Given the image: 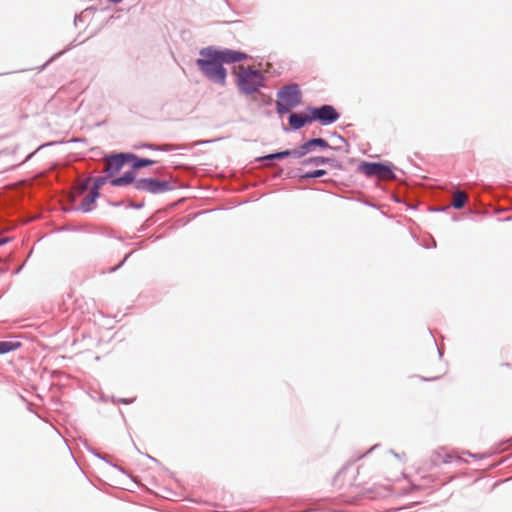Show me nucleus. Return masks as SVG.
<instances>
[{"label": "nucleus", "instance_id": "1", "mask_svg": "<svg viewBox=\"0 0 512 512\" xmlns=\"http://www.w3.org/2000/svg\"><path fill=\"white\" fill-rule=\"evenodd\" d=\"M200 55L201 58L196 60L199 69L208 79L222 85L226 80V70L222 64L235 63L247 58V55L241 52L213 48L202 49Z\"/></svg>", "mask_w": 512, "mask_h": 512}, {"label": "nucleus", "instance_id": "2", "mask_svg": "<svg viewBox=\"0 0 512 512\" xmlns=\"http://www.w3.org/2000/svg\"><path fill=\"white\" fill-rule=\"evenodd\" d=\"M237 84L246 94L256 92L263 85V75L259 70L239 65L235 68Z\"/></svg>", "mask_w": 512, "mask_h": 512}, {"label": "nucleus", "instance_id": "3", "mask_svg": "<svg viewBox=\"0 0 512 512\" xmlns=\"http://www.w3.org/2000/svg\"><path fill=\"white\" fill-rule=\"evenodd\" d=\"M302 93L297 84H289L277 93V111L280 114L288 113L301 103Z\"/></svg>", "mask_w": 512, "mask_h": 512}, {"label": "nucleus", "instance_id": "4", "mask_svg": "<svg viewBox=\"0 0 512 512\" xmlns=\"http://www.w3.org/2000/svg\"><path fill=\"white\" fill-rule=\"evenodd\" d=\"M359 171L368 177L375 176L379 180H391L395 178L392 169L381 163L362 162Z\"/></svg>", "mask_w": 512, "mask_h": 512}, {"label": "nucleus", "instance_id": "5", "mask_svg": "<svg viewBox=\"0 0 512 512\" xmlns=\"http://www.w3.org/2000/svg\"><path fill=\"white\" fill-rule=\"evenodd\" d=\"M308 112L311 113L313 121H319L323 125L334 123L340 117L337 110L331 105H323L318 108H308Z\"/></svg>", "mask_w": 512, "mask_h": 512}, {"label": "nucleus", "instance_id": "6", "mask_svg": "<svg viewBox=\"0 0 512 512\" xmlns=\"http://www.w3.org/2000/svg\"><path fill=\"white\" fill-rule=\"evenodd\" d=\"M135 188L150 193H160L169 189L168 182H160L152 178H143L135 182Z\"/></svg>", "mask_w": 512, "mask_h": 512}, {"label": "nucleus", "instance_id": "7", "mask_svg": "<svg viewBox=\"0 0 512 512\" xmlns=\"http://www.w3.org/2000/svg\"><path fill=\"white\" fill-rule=\"evenodd\" d=\"M127 156L128 153H122L106 158L104 163V171L110 174L118 172L124 166L125 163L129 162Z\"/></svg>", "mask_w": 512, "mask_h": 512}, {"label": "nucleus", "instance_id": "8", "mask_svg": "<svg viewBox=\"0 0 512 512\" xmlns=\"http://www.w3.org/2000/svg\"><path fill=\"white\" fill-rule=\"evenodd\" d=\"M327 148L329 144L326 140L322 138H314L307 142H305L302 146L299 147V151L297 153V158H301L306 155L308 152L312 151L314 147Z\"/></svg>", "mask_w": 512, "mask_h": 512}, {"label": "nucleus", "instance_id": "9", "mask_svg": "<svg viewBox=\"0 0 512 512\" xmlns=\"http://www.w3.org/2000/svg\"><path fill=\"white\" fill-rule=\"evenodd\" d=\"M313 122L311 113L306 112L305 114L293 113L289 116V125L291 128L298 130L305 126L307 123Z\"/></svg>", "mask_w": 512, "mask_h": 512}, {"label": "nucleus", "instance_id": "10", "mask_svg": "<svg viewBox=\"0 0 512 512\" xmlns=\"http://www.w3.org/2000/svg\"><path fill=\"white\" fill-rule=\"evenodd\" d=\"M98 197H99V192L90 190L89 193L82 200L78 209L83 212L91 211L93 209L95 201Z\"/></svg>", "mask_w": 512, "mask_h": 512}, {"label": "nucleus", "instance_id": "11", "mask_svg": "<svg viewBox=\"0 0 512 512\" xmlns=\"http://www.w3.org/2000/svg\"><path fill=\"white\" fill-rule=\"evenodd\" d=\"M129 162H132L133 169H140L145 166H150L155 164L157 161L146 158H138L136 155L128 153L127 156Z\"/></svg>", "mask_w": 512, "mask_h": 512}, {"label": "nucleus", "instance_id": "12", "mask_svg": "<svg viewBox=\"0 0 512 512\" xmlns=\"http://www.w3.org/2000/svg\"><path fill=\"white\" fill-rule=\"evenodd\" d=\"M135 174L133 172H126L123 176L114 178L110 181L112 186H125L133 183Z\"/></svg>", "mask_w": 512, "mask_h": 512}, {"label": "nucleus", "instance_id": "13", "mask_svg": "<svg viewBox=\"0 0 512 512\" xmlns=\"http://www.w3.org/2000/svg\"><path fill=\"white\" fill-rule=\"evenodd\" d=\"M467 201V194L463 191H456L454 194H453V206L456 208V209H460L462 208L465 203Z\"/></svg>", "mask_w": 512, "mask_h": 512}, {"label": "nucleus", "instance_id": "14", "mask_svg": "<svg viewBox=\"0 0 512 512\" xmlns=\"http://www.w3.org/2000/svg\"><path fill=\"white\" fill-rule=\"evenodd\" d=\"M299 151V148L298 149H294V150H286V151H282V152H278V153H274V154H270V155H267L265 157H263L262 159L263 160H272V159H283L287 156H290V155H293L295 157H297V153Z\"/></svg>", "mask_w": 512, "mask_h": 512}, {"label": "nucleus", "instance_id": "15", "mask_svg": "<svg viewBox=\"0 0 512 512\" xmlns=\"http://www.w3.org/2000/svg\"><path fill=\"white\" fill-rule=\"evenodd\" d=\"M20 346L19 342L1 341L0 354H5L17 349Z\"/></svg>", "mask_w": 512, "mask_h": 512}, {"label": "nucleus", "instance_id": "16", "mask_svg": "<svg viewBox=\"0 0 512 512\" xmlns=\"http://www.w3.org/2000/svg\"><path fill=\"white\" fill-rule=\"evenodd\" d=\"M331 161L330 158L325 157H312L305 161L306 164H314V165H322L329 163Z\"/></svg>", "mask_w": 512, "mask_h": 512}, {"label": "nucleus", "instance_id": "17", "mask_svg": "<svg viewBox=\"0 0 512 512\" xmlns=\"http://www.w3.org/2000/svg\"><path fill=\"white\" fill-rule=\"evenodd\" d=\"M107 182V177H96L93 179L92 191L99 192V189Z\"/></svg>", "mask_w": 512, "mask_h": 512}, {"label": "nucleus", "instance_id": "18", "mask_svg": "<svg viewBox=\"0 0 512 512\" xmlns=\"http://www.w3.org/2000/svg\"><path fill=\"white\" fill-rule=\"evenodd\" d=\"M326 174V171L323 169L315 170L313 172L306 173L303 175L304 178H318L322 177Z\"/></svg>", "mask_w": 512, "mask_h": 512}, {"label": "nucleus", "instance_id": "19", "mask_svg": "<svg viewBox=\"0 0 512 512\" xmlns=\"http://www.w3.org/2000/svg\"><path fill=\"white\" fill-rule=\"evenodd\" d=\"M500 366L503 369H505V368H512V364H509V363H502Z\"/></svg>", "mask_w": 512, "mask_h": 512}, {"label": "nucleus", "instance_id": "20", "mask_svg": "<svg viewBox=\"0 0 512 512\" xmlns=\"http://www.w3.org/2000/svg\"><path fill=\"white\" fill-rule=\"evenodd\" d=\"M86 189H87V185H86V184L82 185V186L79 188V193H82V192H83L84 190H86Z\"/></svg>", "mask_w": 512, "mask_h": 512}, {"label": "nucleus", "instance_id": "21", "mask_svg": "<svg viewBox=\"0 0 512 512\" xmlns=\"http://www.w3.org/2000/svg\"><path fill=\"white\" fill-rule=\"evenodd\" d=\"M109 2H112V3H119L121 2L122 0H108Z\"/></svg>", "mask_w": 512, "mask_h": 512}, {"label": "nucleus", "instance_id": "22", "mask_svg": "<svg viewBox=\"0 0 512 512\" xmlns=\"http://www.w3.org/2000/svg\"><path fill=\"white\" fill-rule=\"evenodd\" d=\"M3 243H5V240L0 241V245H2Z\"/></svg>", "mask_w": 512, "mask_h": 512}]
</instances>
